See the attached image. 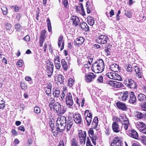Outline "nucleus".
<instances>
[{
	"instance_id": "nucleus-1",
	"label": "nucleus",
	"mask_w": 146,
	"mask_h": 146,
	"mask_svg": "<svg viewBox=\"0 0 146 146\" xmlns=\"http://www.w3.org/2000/svg\"><path fill=\"white\" fill-rule=\"evenodd\" d=\"M104 63L102 59L97 60L92 64L91 68L92 71L96 73H101L104 69Z\"/></svg>"
},
{
	"instance_id": "nucleus-2",
	"label": "nucleus",
	"mask_w": 146,
	"mask_h": 146,
	"mask_svg": "<svg viewBox=\"0 0 146 146\" xmlns=\"http://www.w3.org/2000/svg\"><path fill=\"white\" fill-rule=\"evenodd\" d=\"M52 109L54 112L60 115L64 114L66 111V110L64 109L63 108L62 109V105L59 102H56L54 104L52 110Z\"/></svg>"
},
{
	"instance_id": "nucleus-3",
	"label": "nucleus",
	"mask_w": 146,
	"mask_h": 146,
	"mask_svg": "<svg viewBox=\"0 0 146 146\" xmlns=\"http://www.w3.org/2000/svg\"><path fill=\"white\" fill-rule=\"evenodd\" d=\"M86 135V131H83L81 130H79L78 136L80 144H84L85 143Z\"/></svg>"
},
{
	"instance_id": "nucleus-4",
	"label": "nucleus",
	"mask_w": 146,
	"mask_h": 146,
	"mask_svg": "<svg viewBox=\"0 0 146 146\" xmlns=\"http://www.w3.org/2000/svg\"><path fill=\"white\" fill-rule=\"evenodd\" d=\"M65 102L68 108H72L74 102L72 95L69 92L66 94L65 98Z\"/></svg>"
},
{
	"instance_id": "nucleus-5",
	"label": "nucleus",
	"mask_w": 146,
	"mask_h": 146,
	"mask_svg": "<svg viewBox=\"0 0 146 146\" xmlns=\"http://www.w3.org/2000/svg\"><path fill=\"white\" fill-rule=\"evenodd\" d=\"M106 76L110 79L119 81H122V78L117 73L111 72H108L106 74Z\"/></svg>"
},
{
	"instance_id": "nucleus-6",
	"label": "nucleus",
	"mask_w": 146,
	"mask_h": 146,
	"mask_svg": "<svg viewBox=\"0 0 146 146\" xmlns=\"http://www.w3.org/2000/svg\"><path fill=\"white\" fill-rule=\"evenodd\" d=\"M46 72L48 76L50 77L52 74L53 72L54 65L53 63L48 60L46 61Z\"/></svg>"
},
{
	"instance_id": "nucleus-7",
	"label": "nucleus",
	"mask_w": 146,
	"mask_h": 146,
	"mask_svg": "<svg viewBox=\"0 0 146 146\" xmlns=\"http://www.w3.org/2000/svg\"><path fill=\"white\" fill-rule=\"evenodd\" d=\"M124 83L125 86L131 89H135L137 88L136 82L131 79H126Z\"/></svg>"
},
{
	"instance_id": "nucleus-8",
	"label": "nucleus",
	"mask_w": 146,
	"mask_h": 146,
	"mask_svg": "<svg viewBox=\"0 0 146 146\" xmlns=\"http://www.w3.org/2000/svg\"><path fill=\"white\" fill-rule=\"evenodd\" d=\"M96 75L93 72L86 73L85 74V80L88 83L93 82L96 77Z\"/></svg>"
},
{
	"instance_id": "nucleus-9",
	"label": "nucleus",
	"mask_w": 146,
	"mask_h": 146,
	"mask_svg": "<svg viewBox=\"0 0 146 146\" xmlns=\"http://www.w3.org/2000/svg\"><path fill=\"white\" fill-rule=\"evenodd\" d=\"M88 133L92 143L94 145L96 146V141L98 139V136L94 134V131L92 129H89Z\"/></svg>"
},
{
	"instance_id": "nucleus-10",
	"label": "nucleus",
	"mask_w": 146,
	"mask_h": 146,
	"mask_svg": "<svg viewBox=\"0 0 146 146\" xmlns=\"http://www.w3.org/2000/svg\"><path fill=\"white\" fill-rule=\"evenodd\" d=\"M108 40L109 38L107 36L102 35L98 37L96 40V41L98 43L104 44L107 43Z\"/></svg>"
},
{
	"instance_id": "nucleus-11",
	"label": "nucleus",
	"mask_w": 146,
	"mask_h": 146,
	"mask_svg": "<svg viewBox=\"0 0 146 146\" xmlns=\"http://www.w3.org/2000/svg\"><path fill=\"white\" fill-rule=\"evenodd\" d=\"M121 117L123 121V122L122 123L121 128L126 131H127L128 128L130 126L129 119L128 118L123 116H121Z\"/></svg>"
},
{
	"instance_id": "nucleus-12",
	"label": "nucleus",
	"mask_w": 146,
	"mask_h": 146,
	"mask_svg": "<svg viewBox=\"0 0 146 146\" xmlns=\"http://www.w3.org/2000/svg\"><path fill=\"white\" fill-rule=\"evenodd\" d=\"M106 84L110 86L115 88H120L123 86V84L120 82H117L113 80L108 81Z\"/></svg>"
},
{
	"instance_id": "nucleus-13",
	"label": "nucleus",
	"mask_w": 146,
	"mask_h": 146,
	"mask_svg": "<svg viewBox=\"0 0 146 146\" xmlns=\"http://www.w3.org/2000/svg\"><path fill=\"white\" fill-rule=\"evenodd\" d=\"M73 120L75 122L78 124H81L82 122V119L81 115L78 112L73 114Z\"/></svg>"
},
{
	"instance_id": "nucleus-14",
	"label": "nucleus",
	"mask_w": 146,
	"mask_h": 146,
	"mask_svg": "<svg viewBox=\"0 0 146 146\" xmlns=\"http://www.w3.org/2000/svg\"><path fill=\"white\" fill-rule=\"evenodd\" d=\"M122 141L121 137H115L111 143L110 146H122Z\"/></svg>"
},
{
	"instance_id": "nucleus-15",
	"label": "nucleus",
	"mask_w": 146,
	"mask_h": 146,
	"mask_svg": "<svg viewBox=\"0 0 146 146\" xmlns=\"http://www.w3.org/2000/svg\"><path fill=\"white\" fill-rule=\"evenodd\" d=\"M129 93L127 91L119 92V94L120 96L119 99L121 101L125 102L128 98Z\"/></svg>"
},
{
	"instance_id": "nucleus-16",
	"label": "nucleus",
	"mask_w": 146,
	"mask_h": 146,
	"mask_svg": "<svg viewBox=\"0 0 146 146\" xmlns=\"http://www.w3.org/2000/svg\"><path fill=\"white\" fill-rule=\"evenodd\" d=\"M128 134L129 136L134 139H137L138 138L137 133L135 130L132 128L129 129Z\"/></svg>"
},
{
	"instance_id": "nucleus-17",
	"label": "nucleus",
	"mask_w": 146,
	"mask_h": 146,
	"mask_svg": "<svg viewBox=\"0 0 146 146\" xmlns=\"http://www.w3.org/2000/svg\"><path fill=\"white\" fill-rule=\"evenodd\" d=\"M116 104L117 107L122 111H125L127 110V108L125 104L120 101L117 102Z\"/></svg>"
},
{
	"instance_id": "nucleus-18",
	"label": "nucleus",
	"mask_w": 146,
	"mask_h": 146,
	"mask_svg": "<svg viewBox=\"0 0 146 146\" xmlns=\"http://www.w3.org/2000/svg\"><path fill=\"white\" fill-rule=\"evenodd\" d=\"M129 102L130 104H134L137 101V98L134 93L133 92H129Z\"/></svg>"
},
{
	"instance_id": "nucleus-19",
	"label": "nucleus",
	"mask_w": 146,
	"mask_h": 146,
	"mask_svg": "<svg viewBox=\"0 0 146 146\" xmlns=\"http://www.w3.org/2000/svg\"><path fill=\"white\" fill-rule=\"evenodd\" d=\"M84 40V38L82 37H78L76 38V40L74 41V44L76 46H79L83 43Z\"/></svg>"
},
{
	"instance_id": "nucleus-20",
	"label": "nucleus",
	"mask_w": 146,
	"mask_h": 146,
	"mask_svg": "<svg viewBox=\"0 0 146 146\" xmlns=\"http://www.w3.org/2000/svg\"><path fill=\"white\" fill-rule=\"evenodd\" d=\"M112 128L114 132L118 133L120 131V128L118 124L116 122H113L112 124Z\"/></svg>"
},
{
	"instance_id": "nucleus-21",
	"label": "nucleus",
	"mask_w": 146,
	"mask_h": 146,
	"mask_svg": "<svg viewBox=\"0 0 146 146\" xmlns=\"http://www.w3.org/2000/svg\"><path fill=\"white\" fill-rule=\"evenodd\" d=\"M71 20L72 21L73 25L75 26H78L80 23V20L79 19L77 16H72L71 17Z\"/></svg>"
},
{
	"instance_id": "nucleus-22",
	"label": "nucleus",
	"mask_w": 146,
	"mask_h": 146,
	"mask_svg": "<svg viewBox=\"0 0 146 146\" xmlns=\"http://www.w3.org/2000/svg\"><path fill=\"white\" fill-rule=\"evenodd\" d=\"M54 64L56 68L59 69L61 67V64L60 62V58L58 56H55L54 58Z\"/></svg>"
},
{
	"instance_id": "nucleus-23",
	"label": "nucleus",
	"mask_w": 146,
	"mask_h": 146,
	"mask_svg": "<svg viewBox=\"0 0 146 146\" xmlns=\"http://www.w3.org/2000/svg\"><path fill=\"white\" fill-rule=\"evenodd\" d=\"M56 123L61 124L65 125L66 123V119L65 116H60L58 117L56 121Z\"/></svg>"
},
{
	"instance_id": "nucleus-24",
	"label": "nucleus",
	"mask_w": 146,
	"mask_h": 146,
	"mask_svg": "<svg viewBox=\"0 0 146 146\" xmlns=\"http://www.w3.org/2000/svg\"><path fill=\"white\" fill-rule=\"evenodd\" d=\"M98 118L97 117H95L93 119L92 123L91 128H90L89 129H92L93 130V129H96L98 125Z\"/></svg>"
},
{
	"instance_id": "nucleus-25",
	"label": "nucleus",
	"mask_w": 146,
	"mask_h": 146,
	"mask_svg": "<svg viewBox=\"0 0 146 146\" xmlns=\"http://www.w3.org/2000/svg\"><path fill=\"white\" fill-rule=\"evenodd\" d=\"M110 68L112 71L115 72H117L120 69L119 65L116 64H113L110 65Z\"/></svg>"
},
{
	"instance_id": "nucleus-26",
	"label": "nucleus",
	"mask_w": 146,
	"mask_h": 146,
	"mask_svg": "<svg viewBox=\"0 0 146 146\" xmlns=\"http://www.w3.org/2000/svg\"><path fill=\"white\" fill-rule=\"evenodd\" d=\"M136 126L137 128L141 131L142 129H144L146 126L145 124L142 122H138L136 124Z\"/></svg>"
},
{
	"instance_id": "nucleus-27",
	"label": "nucleus",
	"mask_w": 146,
	"mask_h": 146,
	"mask_svg": "<svg viewBox=\"0 0 146 146\" xmlns=\"http://www.w3.org/2000/svg\"><path fill=\"white\" fill-rule=\"evenodd\" d=\"M53 95L54 97H59L60 93V90L59 88L57 87L55 89L54 88L53 90Z\"/></svg>"
},
{
	"instance_id": "nucleus-28",
	"label": "nucleus",
	"mask_w": 146,
	"mask_h": 146,
	"mask_svg": "<svg viewBox=\"0 0 146 146\" xmlns=\"http://www.w3.org/2000/svg\"><path fill=\"white\" fill-rule=\"evenodd\" d=\"M137 98L138 100L140 102H143L146 101V96L144 94H139Z\"/></svg>"
},
{
	"instance_id": "nucleus-29",
	"label": "nucleus",
	"mask_w": 146,
	"mask_h": 146,
	"mask_svg": "<svg viewBox=\"0 0 146 146\" xmlns=\"http://www.w3.org/2000/svg\"><path fill=\"white\" fill-rule=\"evenodd\" d=\"M70 143L71 146H79L78 142L74 137L70 139Z\"/></svg>"
},
{
	"instance_id": "nucleus-30",
	"label": "nucleus",
	"mask_w": 146,
	"mask_h": 146,
	"mask_svg": "<svg viewBox=\"0 0 146 146\" xmlns=\"http://www.w3.org/2000/svg\"><path fill=\"white\" fill-rule=\"evenodd\" d=\"M57 77V80H55L56 81H57L60 82V84H63L64 83V77L61 74L58 75L56 76Z\"/></svg>"
},
{
	"instance_id": "nucleus-31",
	"label": "nucleus",
	"mask_w": 146,
	"mask_h": 146,
	"mask_svg": "<svg viewBox=\"0 0 146 146\" xmlns=\"http://www.w3.org/2000/svg\"><path fill=\"white\" fill-rule=\"evenodd\" d=\"M62 67L65 71H66L68 69L67 64L64 59H62L61 60Z\"/></svg>"
},
{
	"instance_id": "nucleus-32",
	"label": "nucleus",
	"mask_w": 146,
	"mask_h": 146,
	"mask_svg": "<svg viewBox=\"0 0 146 146\" xmlns=\"http://www.w3.org/2000/svg\"><path fill=\"white\" fill-rule=\"evenodd\" d=\"M87 22L90 26H92L94 24V19L91 16H88L87 17Z\"/></svg>"
},
{
	"instance_id": "nucleus-33",
	"label": "nucleus",
	"mask_w": 146,
	"mask_h": 146,
	"mask_svg": "<svg viewBox=\"0 0 146 146\" xmlns=\"http://www.w3.org/2000/svg\"><path fill=\"white\" fill-rule=\"evenodd\" d=\"M55 100L54 98L52 97H51L49 98L48 101L49 106L51 110H52V108L53 107L54 104L55 103Z\"/></svg>"
},
{
	"instance_id": "nucleus-34",
	"label": "nucleus",
	"mask_w": 146,
	"mask_h": 146,
	"mask_svg": "<svg viewBox=\"0 0 146 146\" xmlns=\"http://www.w3.org/2000/svg\"><path fill=\"white\" fill-rule=\"evenodd\" d=\"M84 115L85 117L92 118V114L91 111L86 110L84 111Z\"/></svg>"
},
{
	"instance_id": "nucleus-35",
	"label": "nucleus",
	"mask_w": 146,
	"mask_h": 146,
	"mask_svg": "<svg viewBox=\"0 0 146 146\" xmlns=\"http://www.w3.org/2000/svg\"><path fill=\"white\" fill-rule=\"evenodd\" d=\"M144 113H143L140 111H137L136 112L135 117L139 119H143V118Z\"/></svg>"
},
{
	"instance_id": "nucleus-36",
	"label": "nucleus",
	"mask_w": 146,
	"mask_h": 146,
	"mask_svg": "<svg viewBox=\"0 0 146 146\" xmlns=\"http://www.w3.org/2000/svg\"><path fill=\"white\" fill-rule=\"evenodd\" d=\"M47 21L48 30L49 32H51L52 31V27L51 26V21L49 18H48L47 19Z\"/></svg>"
},
{
	"instance_id": "nucleus-37",
	"label": "nucleus",
	"mask_w": 146,
	"mask_h": 146,
	"mask_svg": "<svg viewBox=\"0 0 146 146\" xmlns=\"http://www.w3.org/2000/svg\"><path fill=\"white\" fill-rule=\"evenodd\" d=\"M46 31L45 30H42L40 32V38L45 39L46 37Z\"/></svg>"
},
{
	"instance_id": "nucleus-38",
	"label": "nucleus",
	"mask_w": 146,
	"mask_h": 146,
	"mask_svg": "<svg viewBox=\"0 0 146 146\" xmlns=\"http://www.w3.org/2000/svg\"><path fill=\"white\" fill-rule=\"evenodd\" d=\"M74 83V81L72 78H70L68 79V84L69 87H72Z\"/></svg>"
},
{
	"instance_id": "nucleus-39",
	"label": "nucleus",
	"mask_w": 146,
	"mask_h": 146,
	"mask_svg": "<svg viewBox=\"0 0 146 146\" xmlns=\"http://www.w3.org/2000/svg\"><path fill=\"white\" fill-rule=\"evenodd\" d=\"M44 90L45 93L48 96H51V90L48 88H44Z\"/></svg>"
},
{
	"instance_id": "nucleus-40",
	"label": "nucleus",
	"mask_w": 146,
	"mask_h": 146,
	"mask_svg": "<svg viewBox=\"0 0 146 146\" xmlns=\"http://www.w3.org/2000/svg\"><path fill=\"white\" fill-rule=\"evenodd\" d=\"M86 7H87V13H90L92 12V10L90 7V2L87 1L86 4Z\"/></svg>"
},
{
	"instance_id": "nucleus-41",
	"label": "nucleus",
	"mask_w": 146,
	"mask_h": 146,
	"mask_svg": "<svg viewBox=\"0 0 146 146\" xmlns=\"http://www.w3.org/2000/svg\"><path fill=\"white\" fill-rule=\"evenodd\" d=\"M54 120L50 119L49 121V124L51 130H54Z\"/></svg>"
},
{
	"instance_id": "nucleus-42",
	"label": "nucleus",
	"mask_w": 146,
	"mask_h": 146,
	"mask_svg": "<svg viewBox=\"0 0 146 146\" xmlns=\"http://www.w3.org/2000/svg\"><path fill=\"white\" fill-rule=\"evenodd\" d=\"M34 110V112L36 114H39L41 112L40 108L36 106H35Z\"/></svg>"
},
{
	"instance_id": "nucleus-43",
	"label": "nucleus",
	"mask_w": 146,
	"mask_h": 146,
	"mask_svg": "<svg viewBox=\"0 0 146 146\" xmlns=\"http://www.w3.org/2000/svg\"><path fill=\"white\" fill-rule=\"evenodd\" d=\"M85 119L87 126H90L92 121V118L85 117Z\"/></svg>"
},
{
	"instance_id": "nucleus-44",
	"label": "nucleus",
	"mask_w": 146,
	"mask_h": 146,
	"mask_svg": "<svg viewBox=\"0 0 146 146\" xmlns=\"http://www.w3.org/2000/svg\"><path fill=\"white\" fill-rule=\"evenodd\" d=\"M14 26L15 29L18 31H20L22 29L21 26L19 23L15 24Z\"/></svg>"
},
{
	"instance_id": "nucleus-45",
	"label": "nucleus",
	"mask_w": 146,
	"mask_h": 146,
	"mask_svg": "<svg viewBox=\"0 0 146 146\" xmlns=\"http://www.w3.org/2000/svg\"><path fill=\"white\" fill-rule=\"evenodd\" d=\"M66 88H63V91L62 92L61 95H60V98L62 100H64L65 98V94L64 93V92L65 93L66 91Z\"/></svg>"
},
{
	"instance_id": "nucleus-46",
	"label": "nucleus",
	"mask_w": 146,
	"mask_h": 146,
	"mask_svg": "<svg viewBox=\"0 0 146 146\" xmlns=\"http://www.w3.org/2000/svg\"><path fill=\"white\" fill-rule=\"evenodd\" d=\"M23 61L22 60H19L17 63V66L19 67H22L23 65Z\"/></svg>"
},
{
	"instance_id": "nucleus-47",
	"label": "nucleus",
	"mask_w": 146,
	"mask_h": 146,
	"mask_svg": "<svg viewBox=\"0 0 146 146\" xmlns=\"http://www.w3.org/2000/svg\"><path fill=\"white\" fill-rule=\"evenodd\" d=\"M89 137V136L86 138V146H93L91 143Z\"/></svg>"
},
{
	"instance_id": "nucleus-48",
	"label": "nucleus",
	"mask_w": 146,
	"mask_h": 146,
	"mask_svg": "<svg viewBox=\"0 0 146 146\" xmlns=\"http://www.w3.org/2000/svg\"><path fill=\"white\" fill-rule=\"evenodd\" d=\"M125 15L127 17L130 18L132 15V13L130 11H125Z\"/></svg>"
},
{
	"instance_id": "nucleus-49",
	"label": "nucleus",
	"mask_w": 146,
	"mask_h": 146,
	"mask_svg": "<svg viewBox=\"0 0 146 146\" xmlns=\"http://www.w3.org/2000/svg\"><path fill=\"white\" fill-rule=\"evenodd\" d=\"M20 86L21 88L23 90H25L27 88V86L25 82H21L20 83Z\"/></svg>"
},
{
	"instance_id": "nucleus-50",
	"label": "nucleus",
	"mask_w": 146,
	"mask_h": 146,
	"mask_svg": "<svg viewBox=\"0 0 146 146\" xmlns=\"http://www.w3.org/2000/svg\"><path fill=\"white\" fill-rule=\"evenodd\" d=\"M73 123H74L68 122L66 127V130L67 131H69L70 130L71 127L73 124Z\"/></svg>"
},
{
	"instance_id": "nucleus-51",
	"label": "nucleus",
	"mask_w": 146,
	"mask_h": 146,
	"mask_svg": "<svg viewBox=\"0 0 146 146\" xmlns=\"http://www.w3.org/2000/svg\"><path fill=\"white\" fill-rule=\"evenodd\" d=\"M80 6H79V7L80 9L81 10L82 13V15L83 16H84V15H85V11H84L83 6V4L82 3H80L79 4Z\"/></svg>"
},
{
	"instance_id": "nucleus-52",
	"label": "nucleus",
	"mask_w": 146,
	"mask_h": 146,
	"mask_svg": "<svg viewBox=\"0 0 146 146\" xmlns=\"http://www.w3.org/2000/svg\"><path fill=\"white\" fill-rule=\"evenodd\" d=\"M1 10L4 15H6L7 14L8 12V10L7 8L6 7H3L1 8Z\"/></svg>"
},
{
	"instance_id": "nucleus-53",
	"label": "nucleus",
	"mask_w": 146,
	"mask_h": 146,
	"mask_svg": "<svg viewBox=\"0 0 146 146\" xmlns=\"http://www.w3.org/2000/svg\"><path fill=\"white\" fill-rule=\"evenodd\" d=\"M111 49L110 48L108 47L105 48L104 50V51L106 53V55L107 56L109 55L110 54V50Z\"/></svg>"
},
{
	"instance_id": "nucleus-54",
	"label": "nucleus",
	"mask_w": 146,
	"mask_h": 146,
	"mask_svg": "<svg viewBox=\"0 0 146 146\" xmlns=\"http://www.w3.org/2000/svg\"><path fill=\"white\" fill-rule=\"evenodd\" d=\"M61 124L59 123V124L58 123H56V131H57V132H60V128L61 127Z\"/></svg>"
},
{
	"instance_id": "nucleus-55",
	"label": "nucleus",
	"mask_w": 146,
	"mask_h": 146,
	"mask_svg": "<svg viewBox=\"0 0 146 146\" xmlns=\"http://www.w3.org/2000/svg\"><path fill=\"white\" fill-rule=\"evenodd\" d=\"M45 39L39 38V43L40 47H42L43 46V43L45 41Z\"/></svg>"
},
{
	"instance_id": "nucleus-56",
	"label": "nucleus",
	"mask_w": 146,
	"mask_h": 146,
	"mask_svg": "<svg viewBox=\"0 0 146 146\" xmlns=\"http://www.w3.org/2000/svg\"><path fill=\"white\" fill-rule=\"evenodd\" d=\"M11 8H13L14 9L15 11V12H17L20 9L19 7L17 5L13 6L11 7Z\"/></svg>"
},
{
	"instance_id": "nucleus-57",
	"label": "nucleus",
	"mask_w": 146,
	"mask_h": 146,
	"mask_svg": "<svg viewBox=\"0 0 146 146\" xmlns=\"http://www.w3.org/2000/svg\"><path fill=\"white\" fill-rule=\"evenodd\" d=\"M141 141L142 143L146 145V136H142Z\"/></svg>"
},
{
	"instance_id": "nucleus-58",
	"label": "nucleus",
	"mask_w": 146,
	"mask_h": 146,
	"mask_svg": "<svg viewBox=\"0 0 146 146\" xmlns=\"http://www.w3.org/2000/svg\"><path fill=\"white\" fill-rule=\"evenodd\" d=\"M62 3L66 8H67V5L68 4L67 0H62Z\"/></svg>"
},
{
	"instance_id": "nucleus-59",
	"label": "nucleus",
	"mask_w": 146,
	"mask_h": 146,
	"mask_svg": "<svg viewBox=\"0 0 146 146\" xmlns=\"http://www.w3.org/2000/svg\"><path fill=\"white\" fill-rule=\"evenodd\" d=\"M103 77L101 75L97 79V81L98 82L102 83L103 82Z\"/></svg>"
},
{
	"instance_id": "nucleus-60",
	"label": "nucleus",
	"mask_w": 146,
	"mask_h": 146,
	"mask_svg": "<svg viewBox=\"0 0 146 146\" xmlns=\"http://www.w3.org/2000/svg\"><path fill=\"white\" fill-rule=\"evenodd\" d=\"M142 109L144 111H146V102H144L141 106Z\"/></svg>"
},
{
	"instance_id": "nucleus-61",
	"label": "nucleus",
	"mask_w": 146,
	"mask_h": 146,
	"mask_svg": "<svg viewBox=\"0 0 146 146\" xmlns=\"http://www.w3.org/2000/svg\"><path fill=\"white\" fill-rule=\"evenodd\" d=\"M121 116H120V118H119L118 117H115V120L116 121V122H121V123L122 122V119H121Z\"/></svg>"
},
{
	"instance_id": "nucleus-62",
	"label": "nucleus",
	"mask_w": 146,
	"mask_h": 146,
	"mask_svg": "<svg viewBox=\"0 0 146 146\" xmlns=\"http://www.w3.org/2000/svg\"><path fill=\"white\" fill-rule=\"evenodd\" d=\"M126 70L129 72H131L132 71V66L130 64H128L126 68Z\"/></svg>"
},
{
	"instance_id": "nucleus-63",
	"label": "nucleus",
	"mask_w": 146,
	"mask_h": 146,
	"mask_svg": "<svg viewBox=\"0 0 146 146\" xmlns=\"http://www.w3.org/2000/svg\"><path fill=\"white\" fill-rule=\"evenodd\" d=\"M63 37L62 36L60 35L58 38V44H61L62 40L63 39Z\"/></svg>"
},
{
	"instance_id": "nucleus-64",
	"label": "nucleus",
	"mask_w": 146,
	"mask_h": 146,
	"mask_svg": "<svg viewBox=\"0 0 146 146\" xmlns=\"http://www.w3.org/2000/svg\"><path fill=\"white\" fill-rule=\"evenodd\" d=\"M87 23L84 22H83L82 23H81L80 26L81 28L84 29V28H85V26H86L87 25Z\"/></svg>"
}]
</instances>
